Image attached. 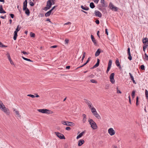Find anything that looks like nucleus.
Instances as JSON below:
<instances>
[{
    "instance_id": "nucleus-1",
    "label": "nucleus",
    "mask_w": 148,
    "mask_h": 148,
    "mask_svg": "<svg viewBox=\"0 0 148 148\" xmlns=\"http://www.w3.org/2000/svg\"><path fill=\"white\" fill-rule=\"evenodd\" d=\"M0 109L6 115H9L10 112L8 108H7L1 101H0Z\"/></svg>"
},
{
    "instance_id": "nucleus-2",
    "label": "nucleus",
    "mask_w": 148,
    "mask_h": 148,
    "mask_svg": "<svg viewBox=\"0 0 148 148\" xmlns=\"http://www.w3.org/2000/svg\"><path fill=\"white\" fill-rule=\"evenodd\" d=\"M88 121L93 129L95 130L97 128V127L96 123L92 119H90Z\"/></svg>"
},
{
    "instance_id": "nucleus-3",
    "label": "nucleus",
    "mask_w": 148,
    "mask_h": 148,
    "mask_svg": "<svg viewBox=\"0 0 148 148\" xmlns=\"http://www.w3.org/2000/svg\"><path fill=\"white\" fill-rule=\"evenodd\" d=\"M52 5V3L50 0H48L47 2L46 7L44 8L43 10L47 11L49 9Z\"/></svg>"
},
{
    "instance_id": "nucleus-4",
    "label": "nucleus",
    "mask_w": 148,
    "mask_h": 148,
    "mask_svg": "<svg viewBox=\"0 0 148 148\" xmlns=\"http://www.w3.org/2000/svg\"><path fill=\"white\" fill-rule=\"evenodd\" d=\"M38 110L39 112L43 113H47L48 114H51L52 112L51 111L45 109H38Z\"/></svg>"
},
{
    "instance_id": "nucleus-5",
    "label": "nucleus",
    "mask_w": 148,
    "mask_h": 148,
    "mask_svg": "<svg viewBox=\"0 0 148 148\" xmlns=\"http://www.w3.org/2000/svg\"><path fill=\"white\" fill-rule=\"evenodd\" d=\"M114 73H112L110 74V81L111 83L112 84H114L115 82V81L114 79Z\"/></svg>"
},
{
    "instance_id": "nucleus-6",
    "label": "nucleus",
    "mask_w": 148,
    "mask_h": 148,
    "mask_svg": "<svg viewBox=\"0 0 148 148\" xmlns=\"http://www.w3.org/2000/svg\"><path fill=\"white\" fill-rule=\"evenodd\" d=\"M55 133L56 134L57 137L59 138H60L62 139H65V137L63 134H61L59 132H55Z\"/></svg>"
},
{
    "instance_id": "nucleus-7",
    "label": "nucleus",
    "mask_w": 148,
    "mask_h": 148,
    "mask_svg": "<svg viewBox=\"0 0 148 148\" xmlns=\"http://www.w3.org/2000/svg\"><path fill=\"white\" fill-rule=\"evenodd\" d=\"M108 132L111 136L114 135L115 133V131L112 128H110L108 129Z\"/></svg>"
},
{
    "instance_id": "nucleus-8",
    "label": "nucleus",
    "mask_w": 148,
    "mask_h": 148,
    "mask_svg": "<svg viewBox=\"0 0 148 148\" xmlns=\"http://www.w3.org/2000/svg\"><path fill=\"white\" fill-rule=\"evenodd\" d=\"M95 16H98L99 17L101 18V17L102 15L101 13L97 10H95Z\"/></svg>"
},
{
    "instance_id": "nucleus-9",
    "label": "nucleus",
    "mask_w": 148,
    "mask_h": 148,
    "mask_svg": "<svg viewBox=\"0 0 148 148\" xmlns=\"http://www.w3.org/2000/svg\"><path fill=\"white\" fill-rule=\"evenodd\" d=\"M84 100L85 101V102L87 104L89 108H91L92 107L91 106L92 105V103L90 102V101L87 99H84Z\"/></svg>"
},
{
    "instance_id": "nucleus-10",
    "label": "nucleus",
    "mask_w": 148,
    "mask_h": 148,
    "mask_svg": "<svg viewBox=\"0 0 148 148\" xmlns=\"http://www.w3.org/2000/svg\"><path fill=\"white\" fill-rule=\"evenodd\" d=\"M100 60L99 59H97V63L94 65L91 68V69H93L95 68H96L98 67L99 64Z\"/></svg>"
},
{
    "instance_id": "nucleus-11",
    "label": "nucleus",
    "mask_w": 148,
    "mask_h": 148,
    "mask_svg": "<svg viewBox=\"0 0 148 148\" xmlns=\"http://www.w3.org/2000/svg\"><path fill=\"white\" fill-rule=\"evenodd\" d=\"M93 114L97 119H101V116L97 113V111L93 113Z\"/></svg>"
},
{
    "instance_id": "nucleus-12",
    "label": "nucleus",
    "mask_w": 148,
    "mask_h": 148,
    "mask_svg": "<svg viewBox=\"0 0 148 148\" xmlns=\"http://www.w3.org/2000/svg\"><path fill=\"white\" fill-rule=\"evenodd\" d=\"M84 143V141L83 139H80L78 141V145L79 146L82 145Z\"/></svg>"
},
{
    "instance_id": "nucleus-13",
    "label": "nucleus",
    "mask_w": 148,
    "mask_h": 148,
    "mask_svg": "<svg viewBox=\"0 0 148 148\" xmlns=\"http://www.w3.org/2000/svg\"><path fill=\"white\" fill-rule=\"evenodd\" d=\"M90 58H91L90 57H89L88 58L87 60L86 61V63H85L84 64H83L81 66H80L79 67H77L76 69H78V68L82 67L84 66L88 62L90 61Z\"/></svg>"
},
{
    "instance_id": "nucleus-14",
    "label": "nucleus",
    "mask_w": 148,
    "mask_h": 148,
    "mask_svg": "<svg viewBox=\"0 0 148 148\" xmlns=\"http://www.w3.org/2000/svg\"><path fill=\"white\" fill-rule=\"evenodd\" d=\"M91 38L93 42L94 43V45H97V42L96 41L93 35H91Z\"/></svg>"
},
{
    "instance_id": "nucleus-15",
    "label": "nucleus",
    "mask_w": 148,
    "mask_h": 148,
    "mask_svg": "<svg viewBox=\"0 0 148 148\" xmlns=\"http://www.w3.org/2000/svg\"><path fill=\"white\" fill-rule=\"evenodd\" d=\"M143 42L144 45H146L147 42L148 43V38H145L143 39Z\"/></svg>"
},
{
    "instance_id": "nucleus-16",
    "label": "nucleus",
    "mask_w": 148,
    "mask_h": 148,
    "mask_svg": "<svg viewBox=\"0 0 148 148\" xmlns=\"http://www.w3.org/2000/svg\"><path fill=\"white\" fill-rule=\"evenodd\" d=\"M101 52V49H98L95 53V56L97 57L99 56Z\"/></svg>"
},
{
    "instance_id": "nucleus-17",
    "label": "nucleus",
    "mask_w": 148,
    "mask_h": 148,
    "mask_svg": "<svg viewBox=\"0 0 148 148\" xmlns=\"http://www.w3.org/2000/svg\"><path fill=\"white\" fill-rule=\"evenodd\" d=\"M5 11L3 9V6L2 5H0V13H6Z\"/></svg>"
},
{
    "instance_id": "nucleus-18",
    "label": "nucleus",
    "mask_w": 148,
    "mask_h": 148,
    "mask_svg": "<svg viewBox=\"0 0 148 148\" xmlns=\"http://www.w3.org/2000/svg\"><path fill=\"white\" fill-rule=\"evenodd\" d=\"M84 133H85L83 131L82 132L80 133L77 136V137H76L77 139H78L79 138L83 136V135L84 134Z\"/></svg>"
},
{
    "instance_id": "nucleus-19",
    "label": "nucleus",
    "mask_w": 148,
    "mask_h": 148,
    "mask_svg": "<svg viewBox=\"0 0 148 148\" xmlns=\"http://www.w3.org/2000/svg\"><path fill=\"white\" fill-rule=\"evenodd\" d=\"M82 116L83 117L82 120L83 122V123H85L86 122V115L85 114H83L82 115Z\"/></svg>"
},
{
    "instance_id": "nucleus-20",
    "label": "nucleus",
    "mask_w": 148,
    "mask_h": 148,
    "mask_svg": "<svg viewBox=\"0 0 148 148\" xmlns=\"http://www.w3.org/2000/svg\"><path fill=\"white\" fill-rule=\"evenodd\" d=\"M52 11L50 10L45 14V16L46 17L49 16L51 14Z\"/></svg>"
},
{
    "instance_id": "nucleus-21",
    "label": "nucleus",
    "mask_w": 148,
    "mask_h": 148,
    "mask_svg": "<svg viewBox=\"0 0 148 148\" xmlns=\"http://www.w3.org/2000/svg\"><path fill=\"white\" fill-rule=\"evenodd\" d=\"M115 63H116V65L117 66H119V69L121 68V66L120 63H119V62L118 60H116V62H115Z\"/></svg>"
},
{
    "instance_id": "nucleus-22",
    "label": "nucleus",
    "mask_w": 148,
    "mask_h": 148,
    "mask_svg": "<svg viewBox=\"0 0 148 148\" xmlns=\"http://www.w3.org/2000/svg\"><path fill=\"white\" fill-rule=\"evenodd\" d=\"M24 11H25V13L27 16H29L30 14V11L29 9L27 8L25 9Z\"/></svg>"
},
{
    "instance_id": "nucleus-23",
    "label": "nucleus",
    "mask_w": 148,
    "mask_h": 148,
    "mask_svg": "<svg viewBox=\"0 0 148 148\" xmlns=\"http://www.w3.org/2000/svg\"><path fill=\"white\" fill-rule=\"evenodd\" d=\"M81 8L85 10H88L89 9V8L87 6L85 7H84L83 5H81Z\"/></svg>"
},
{
    "instance_id": "nucleus-24",
    "label": "nucleus",
    "mask_w": 148,
    "mask_h": 148,
    "mask_svg": "<svg viewBox=\"0 0 148 148\" xmlns=\"http://www.w3.org/2000/svg\"><path fill=\"white\" fill-rule=\"evenodd\" d=\"M101 3H102V6L103 7H106L107 5H106L105 4L104 0H101Z\"/></svg>"
},
{
    "instance_id": "nucleus-25",
    "label": "nucleus",
    "mask_w": 148,
    "mask_h": 148,
    "mask_svg": "<svg viewBox=\"0 0 148 148\" xmlns=\"http://www.w3.org/2000/svg\"><path fill=\"white\" fill-rule=\"evenodd\" d=\"M114 7V6L113 5V4L110 2L109 5V8L111 10L113 9V8Z\"/></svg>"
},
{
    "instance_id": "nucleus-26",
    "label": "nucleus",
    "mask_w": 148,
    "mask_h": 148,
    "mask_svg": "<svg viewBox=\"0 0 148 148\" xmlns=\"http://www.w3.org/2000/svg\"><path fill=\"white\" fill-rule=\"evenodd\" d=\"M14 111L15 112V113H16V115L18 117H20L21 116L20 115V114L19 112V111L17 110L16 109H14Z\"/></svg>"
},
{
    "instance_id": "nucleus-27",
    "label": "nucleus",
    "mask_w": 148,
    "mask_h": 148,
    "mask_svg": "<svg viewBox=\"0 0 148 148\" xmlns=\"http://www.w3.org/2000/svg\"><path fill=\"white\" fill-rule=\"evenodd\" d=\"M90 7L91 8H93L95 7V5L93 3L91 2L90 5Z\"/></svg>"
},
{
    "instance_id": "nucleus-28",
    "label": "nucleus",
    "mask_w": 148,
    "mask_h": 148,
    "mask_svg": "<svg viewBox=\"0 0 148 148\" xmlns=\"http://www.w3.org/2000/svg\"><path fill=\"white\" fill-rule=\"evenodd\" d=\"M68 123V124H67V125L68 126H73L74 125V123L70 122H67Z\"/></svg>"
},
{
    "instance_id": "nucleus-29",
    "label": "nucleus",
    "mask_w": 148,
    "mask_h": 148,
    "mask_svg": "<svg viewBox=\"0 0 148 148\" xmlns=\"http://www.w3.org/2000/svg\"><path fill=\"white\" fill-rule=\"evenodd\" d=\"M27 4L23 3V10H25V9H26L27 8Z\"/></svg>"
},
{
    "instance_id": "nucleus-30",
    "label": "nucleus",
    "mask_w": 148,
    "mask_h": 148,
    "mask_svg": "<svg viewBox=\"0 0 148 148\" xmlns=\"http://www.w3.org/2000/svg\"><path fill=\"white\" fill-rule=\"evenodd\" d=\"M112 61L111 60H110L109 61V62H108V67H111V65H112Z\"/></svg>"
},
{
    "instance_id": "nucleus-31",
    "label": "nucleus",
    "mask_w": 148,
    "mask_h": 148,
    "mask_svg": "<svg viewBox=\"0 0 148 148\" xmlns=\"http://www.w3.org/2000/svg\"><path fill=\"white\" fill-rule=\"evenodd\" d=\"M90 108L91 110V112H92V114L94 112H95L97 111H96L94 107H91Z\"/></svg>"
},
{
    "instance_id": "nucleus-32",
    "label": "nucleus",
    "mask_w": 148,
    "mask_h": 148,
    "mask_svg": "<svg viewBox=\"0 0 148 148\" xmlns=\"http://www.w3.org/2000/svg\"><path fill=\"white\" fill-rule=\"evenodd\" d=\"M145 96L147 99H148V91L147 90H145Z\"/></svg>"
},
{
    "instance_id": "nucleus-33",
    "label": "nucleus",
    "mask_w": 148,
    "mask_h": 148,
    "mask_svg": "<svg viewBox=\"0 0 148 148\" xmlns=\"http://www.w3.org/2000/svg\"><path fill=\"white\" fill-rule=\"evenodd\" d=\"M148 47V45H146L143 46V50L145 52L146 49Z\"/></svg>"
},
{
    "instance_id": "nucleus-34",
    "label": "nucleus",
    "mask_w": 148,
    "mask_h": 148,
    "mask_svg": "<svg viewBox=\"0 0 148 148\" xmlns=\"http://www.w3.org/2000/svg\"><path fill=\"white\" fill-rule=\"evenodd\" d=\"M135 93V90H133L132 92V96L133 98H134V97Z\"/></svg>"
},
{
    "instance_id": "nucleus-35",
    "label": "nucleus",
    "mask_w": 148,
    "mask_h": 148,
    "mask_svg": "<svg viewBox=\"0 0 148 148\" xmlns=\"http://www.w3.org/2000/svg\"><path fill=\"white\" fill-rule=\"evenodd\" d=\"M145 57L144 58V60H148V56L147 55L146 53H145Z\"/></svg>"
},
{
    "instance_id": "nucleus-36",
    "label": "nucleus",
    "mask_w": 148,
    "mask_h": 148,
    "mask_svg": "<svg viewBox=\"0 0 148 148\" xmlns=\"http://www.w3.org/2000/svg\"><path fill=\"white\" fill-rule=\"evenodd\" d=\"M30 36L31 37L34 38L35 37V34L32 32H30Z\"/></svg>"
},
{
    "instance_id": "nucleus-37",
    "label": "nucleus",
    "mask_w": 148,
    "mask_h": 148,
    "mask_svg": "<svg viewBox=\"0 0 148 148\" xmlns=\"http://www.w3.org/2000/svg\"><path fill=\"white\" fill-rule=\"evenodd\" d=\"M6 55L7 56V57H8V58L9 60H10L11 59V57H10V54L8 52L7 53V54Z\"/></svg>"
},
{
    "instance_id": "nucleus-38",
    "label": "nucleus",
    "mask_w": 148,
    "mask_h": 148,
    "mask_svg": "<svg viewBox=\"0 0 148 148\" xmlns=\"http://www.w3.org/2000/svg\"><path fill=\"white\" fill-rule=\"evenodd\" d=\"M129 74L130 76V77L131 79V80L132 81H133V80H134L133 76H132V75L131 74V73H130Z\"/></svg>"
},
{
    "instance_id": "nucleus-39",
    "label": "nucleus",
    "mask_w": 148,
    "mask_h": 148,
    "mask_svg": "<svg viewBox=\"0 0 148 148\" xmlns=\"http://www.w3.org/2000/svg\"><path fill=\"white\" fill-rule=\"evenodd\" d=\"M138 102V97H137L136 98V106H138L139 104Z\"/></svg>"
},
{
    "instance_id": "nucleus-40",
    "label": "nucleus",
    "mask_w": 148,
    "mask_h": 148,
    "mask_svg": "<svg viewBox=\"0 0 148 148\" xmlns=\"http://www.w3.org/2000/svg\"><path fill=\"white\" fill-rule=\"evenodd\" d=\"M118 8L117 7L114 6V7L113 8V9H112V10L115 11H117L118 10Z\"/></svg>"
},
{
    "instance_id": "nucleus-41",
    "label": "nucleus",
    "mask_w": 148,
    "mask_h": 148,
    "mask_svg": "<svg viewBox=\"0 0 148 148\" xmlns=\"http://www.w3.org/2000/svg\"><path fill=\"white\" fill-rule=\"evenodd\" d=\"M90 82L92 83H97V81L94 79H92L90 80Z\"/></svg>"
},
{
    "instance_id": "nucleus-42",
    "label": "nucleus",
    "mask_w": 148,
    "mask_h": 148,
    "mask_svg": "<svg viewBox=\"0 0 148 148\" xmlns=\"http://www.w3.org/2000/svg\"><path fill=\"white\" fill-rule=\"evenodd\" d=\"M17 36V34H14V36L13 37V39L14 40H16Z\"/></svg>"
},
{
    "instance_id": "nucleus-43",
    "label": "nucleus",
    "mask_w": 148,
    "mask_h": 148,
    "mask_svg": "<svg viewBox=\"0 0 148 148\" xmlns=\"http://www.w3.org/2000/svg\"><path fill=\"white\" fill-rule=\"evenodd\" d=\"M86 53L85 52L83 53V56L82 58V61H83L85 56Z\"/></svg>"
},
{
    "instance_id": "nucleus-44",
    "label": "nucleus",
    "mask_w": 148,
    "mask_h": 148,
    "mask_svg": "<svg viewBox=\"0 0 148 148\" xmlns=\"http://www.w3.org/2000/svg\"><path fill=\"white\" fill-rule=\"evenodd\" d=\"M127 53H128V55H131L130 52V47H128L127 48Z\"/></svg>"
},
{
    "instance_id": "nucleus-45",
    "label": "nucleus",
    "mask_w": 148,
    "mask_h": 148,
    "mask_svg": "<svg viewBox=\"0 0 148 148\" xmlns=\"http://www.w3.org/2000/svg\"><path fill=\"white\" fill-rule=\"evenodd\" d=\"M27 96H29V97H32V98H34L35 97V96L34 95H31V94L28 95H27Z\"/></svg>"
},
{
    "instance_id": "nucleus-46",
    "label": "nucleus",
    "mask_w": 148,
    "mask_h": 148,
    "mask_svg": "<svg viewBox=\"0 0 148 148\" xmlns=\"http://www.w3.org/2000/svg\"><path fill=\"white\" fill-rule=\"evenodd\" d=\"M140 69L143 70H144L145 69V66L143 65H142L140 66Z\"/></svg>"
},
{
    "instance_id": "nucleus-47",
    "label": "nucleus",
    "mask_w": 148,
    "mask_h": 148,
    "mask_svg": "<svg viewBox=\"0 0 148 148\" xmlns=\"http://www.w3.org/2000/svg\"><path fill=\"white\" fill-rule=\"evenodd\" d=\"M128 58L130 60H132V57L131 55H128Z\"/></svg>"
},
{
    "instance_id": "nucleus-48",
    "label": "nucleus",
    "mask_w": 148,
    "mask_h": 148,
    "mask_svg": "<svg viewBox=\"0 0 148 148\" xmlns=\"http://www.w3.org/2000/svg\"><path fill=\"white\" fill-rule=\"evenodd\" d=\"M29 3V5H30L31 6H33L34 5V3L32 1L30 2Z\"/></svg>"
},
{
    "instance_id": "nucleus-49",
    "label": "nucleus",
    "mask_w": 148,
    "mask_h": 148,
    "mask_svg": "<svg viewBox=\"0 0 148 148\" xmlns=\"http://www.w3.org/2000/svg\"><path fill=\"white\" fill-rule=\"evenodd\" d=\"M22 53H23V54H25V55H28L29 54V53H27L25 51H23L21 52Z\"/></svg>"
},
{
    "instance_id": "nucleus-50",
    "label": "nucleus",
    "mask_w": 148,
    "mask_h": 148,
    "mask_svg": "<svg viewBox=\"0 0 148 148\" xmlns=\"http://www.w3.org/2000/svg\"><path fill=\"white\" fill-rule=\"evenodd\" d=\"M95 22L97 24H99V21L98 19H96Z\"/></svg>"
},
{
    "instance_id": "nucleus-51",
    "label": "nucleus",
    "mask_w": 148,
    "mask_h": 148,
    "mask_svg": "<svg viewBox=\"0 0 148 148\" xmlns=\"http://www.w3.org/2000/svg\"><path fill=\"white\" fill-rule=\"evenodd\" d=\"M19 27V25H18L17 26V27L16 28L15 31L18 32V31H19L20 30V28L19 29H18Z\"/></svg>"
},
{
    "instance_id": "nucleus-52",
    "label": "nucleus",
    "mask_w": 148,
    "mask_h": 148,
    "mask_svg": "<svg viewBox=\"0 0 148 148\" xmlns=\"http://www.w3.org/2000/svg\"><path fill=\"white\" fill-rule=\"evenodd\" d=\"M117 93H121V92L118 89V87H117Z\"/></svg>"
},
{
    "instance_id": "nucleus-53",
    "label": "nucleus",
    "mask_w": 148,
    "mask_h": 148,
    "mask_svg": "<svg viewBox=\"0 0 148 148\" xmlns=\"http://www.w3.org/2000/svg\"><path fill=\"white\" fill-rule=\"evenodd\" d=\"M10 16L12 18H14V15L13 14H10Z\"/></svg>"
},
{
    "instance_id": "nucleus-54",
    "label": "nucleus",
    "mask_w": 148,
    "mask_h": 148,
    "mask_svg": "<svg viewBox=\"0 0 148 148\" xmlns=\"http://www.w3.org/2000/svg\"><path fill=\"white\" fill-rule=\"evenodd\" d=\"M62 124H63L64 125H67V124L66 122V121H63V122H62Z\"/></svg>"
},
{
    "instance_id": "nucleus-55",
    "label": "nucleus",
    "mask_w": 148,
    "mask_h": 148,
    "mask_svg": "<svg viewBox=\"0 0 148 148\" xmlns=\"http://www.w3.org/2000/svg\"><path fill=\"white\" fill-rule=\"evenodd\" d=\"M56 7H57V5L53 7L50 10L52 12V11L53 10V9L55 8Z\"/></svg>"
},
{
    "instance_id": "nucleus-56",
    "label": "nucleus",
    "mask_w": 148,
    "mask_h": 148,
    "mask_svg": "<svg viewBox=\"0 0 148 148\" xmlns=\"http://www.w3.org/2000/svg\"><path fill=\"white\" fill-rule=\"evenodd\" d=\"M65 42L66 44H68L69 42V40L67 39H66L65 40Z\"/></svg>"
},
{
    "instance_id": "nucleus-57",
    "label": "nucleus",
    "mask_w": 148,
    "mask_h": 148,
    "mask_svg": "<svg viewBox=\"0 0 148 148\" xmlns=\"http://www.w3.org/2000/svg\"><path fill=\"white\" fill-rule=\"evenodd\" d=\"M65 129L67 130H71V128L69 127H68L66 128Z\"/></svg>"
},
{
    "instance_id": "nucleus-58",
    "label": "nucleus",
    "mask_w": 148,
    "mask_h": 148,
    "mask_svg": "<svg viewBox=\"0 0 148 148\" xmlns=\"http://www.w3.org/2000/svg\"><path fill=\"white\" fill-rule=\"evenodd\" d=\"M128 98H129V101L130 103V104H131V98H130V95H129V96L128 97Z\"/></svg>"
},
{
    "instance_id": "nucleus-59",
    "label": "nucleus",
    "mask_w": 148,
    "mask_h": 148,
    "mask_svg": "<svg viewBox=\"0 0 148 148\" xmlns=\"http://www.w3.org/2000/svg\"><path fill=\"white\" fill-rule=\"evenodd\" d=\"M108 29H105V33L107 35H108Z\"/></svg>"
},
{
    "instance_id": "nucleus-60",
    "label": "nucleus",
    "mask_w": 148,
    "mask_h": 148,
    "mask_svg": "<svg viewBox=\"0 0 148 148\" xmlns=\"http://www.w3.org/2000/svg\"><path fill=\"white\" fill-rule=\"evenodd\" d=\"M109 87V85L108 84H107V85H106V86H105V88L106 89H108Z\"/></svg>"
},
{
    "instance_id": "nucleus-61",
    "label": "nucleus",
    "mask_w": 148,
    "mask_h": 148,
    "mask_svg": "<svg viewBox=\"0 0 148 148\" xmlns=\"http://www.w3.org/2000/svg\"><path fill=\"white\" fill-rule=\"evenodd\" d=\"M6 15H5L4 16H1L0 17V18L2 19H5L6 18Z\"/></svg>"
},
{
    "instance_id": "nucleus-62",
    "label": "nucleus",
    "mask_w": 148,
    "mask_h": 148,
    "mask_svg": "<svg viewBox=\"0 0 148 148\" xmlns=\"http://www.w3.org/2000/svg\"><path fill=\"white\" fill-rule=\"evenodd\" d=\"M99 31H98L97 32V36H98V37L100 38V36L99 35Z\"/></svg>"
},
{
    "instance_id": "nucleus-63",
    "label": "nucleus",
    "mask_w": 148,
    "mask_h": 148,
    "mask_svg": "<svg viewBox=\"0 0 148 148\" xmlns=\"http://www.w3.org/2000/svg\"><path fill=\"white\" fill-rule=\"evenodd\" d=\"M57 47V45H54L52 46L51 47V48H55L56 47Z\"/></svg>"
},
{
    "instance_id": "nucleus-64",
    "label": "nucleus",
    "mask_w": 148,
    "mask_h": 148,
    "mask_svg": "<svg viewBox=\"0 0 148 148\" xmlns=\"http://www.w3.org/2000/svg\"><path fill=\"white\" fill-rule=\"evenodd\" d=\"M22 57L24 60H25L26 61L27 60V58H25L23 56H22Z\"/></svg>"
}]
</instances>
